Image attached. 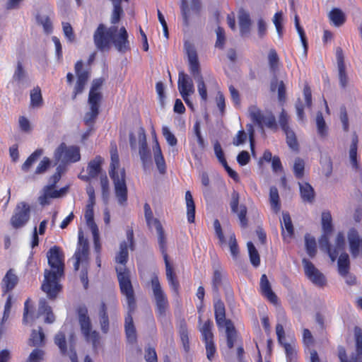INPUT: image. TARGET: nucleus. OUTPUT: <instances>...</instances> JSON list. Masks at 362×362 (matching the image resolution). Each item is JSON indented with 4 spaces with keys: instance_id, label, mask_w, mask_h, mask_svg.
Listing matches in <instances>:
<instances>
[{
    "instance_id": "57",
    "label": "nucleus",
    "mask_w": 362,
    "mask_h": 362,
    "mask_svg": "<svg viewBox=\"0 0 362 362\" xmlns=\"http://www.w3.org/2000/svg\"><path fill=\"white\" fill-rule=\"evenodd\" d=\"M162 133L163 136L165 137L168 144L171 146H175L177 145V140L175 135L170 132V129L165 126L162 128Z\"/></svg>"
},
{
    "instance_id": "30",
    "label": "nucleus",
    "mask_w": 362,
    "mask_h": 362,
    "mask_svg": "<svg viewBox=\"0 0 362 362\" xmlns=\"http://www.w3.org/2000/svg\"><path fill=\"white\" fill-rule=\"evenodd\" d=\"M260 289L262 294L267 298V299L273 303H276L277 301V297L272 291L269 281L266 274H262L260 279Z\"/></svg>"
},
{
    "instance_id": "53",
    "label": "nucleus",
    "mask_w": 362,
    "mask_h": 362,
    "mask_svg": "<svg viewBox=\"0 0 362 362\" xmlns=\"http://www.w3.org/2000/svg\"><path fill=\"white\" fill-rule=\"evenodd\" d=\"M283 13L281 11L276 12L273 18V23L275 25L276 32L281 37L283 34Z\"/></svg>"
},
{
    "instance_id": "33",
    "label": "nucleus",
    "mask_w": 362,
    "mask_h": 362,
    "mask_svg": "<svg viewBox=\"0 0 362 362\" xmlns=\"http://www.w3.org/2000/svg\"><path fill=\"white\" fill-rule=\"evenodd\" d=\"M95 204H87L86 206V211L84 214V217L86 221V224L88 228L90 229L92 233H97V230H98L96 223L94 221V211L93 207Z\"/></svg>"
},
{
    "instance_id": "19",
    "label": "nucleus",
    "mask_w": 362,
    "mask_h": 362,
    "mask_svg": "<svg viewBox=\"0 0 362 362\" xmlns=\"http://www.w3.org/2000/svg\"><path fill=\"white\" fill-rule=\"evenodd\" d=\"M72 341H74V335L73 334H71V337H70L71 345H70V349L68 351L67 348H66L65 334L63 332H59V333H57L55 335V337H54V342L57 345V346L59 348L62 354L69 356L71 362H78L77 354L73 347Z\"/></svg>"
},
{
    "instance_id": "14",
    "label": "nucleus",
    "mask_w": 362,
    "mask_h": 362,
    "mask_svg": "<svg viewBox=\"0 0 362 362\" xmlns=\"http://www.w3.org/2000/svg\"><path fill=\"white\" fill-rule=\"evenodd\" d=\"M30 217V206L25 202H21L17 204L13 211L10 219L11 225L16 229L22 228L28 222Z\"/></svg>"
},
{
    "instance_id": "12",
    "label": "nucleus",
    "mask_w": 362,
    "mask_h": 362,
    "mask_svg": "<svg viewBox=\"0 0 362 362\" xmlns=\"http://www.w3.org/2000/svg\"><path fill=\"white\" fill-rule=\"evenodd\" d=\"M249 115L250 118L256 122L261 129H263V127L266 126L273 131L277 130L278 126L276 118L272 112L263 114L257 107L251 106L249 108Z\"/></svg>"
},
{
    "instance_id": "54",
    "label": "nucleus",
    "mask_w": 362,
    "mask_h": 362,
    "mask_svg": "<svg viewBox=\"0 0 362 362\" xmlns=\"http://www.w3.org/2000/svg\"><path fill=\"white\" fill-rule=\"evenodd\" d=\"M322 226L325 233H331L332 230V216L329 212L322 214Z\"/></svg>"
},
{
    "instance_id": "2",
    "label": "nucleus",
    "mask_w": 362,
    "mask_h": 362,
    "mask_svg": "<svg viewBox=\"0 0 362 362\" xmlns=\"http://www.w3.org/2000/svg\"><path fill=\"white\" fill-rule=\"evenodd\" d=\"M94 42L100 50L110 47V41L116 49L119 52H126L130 49V43L128 40V33L124 27L119 29L116 25H112L108 29L100 24L94 33Z\"/></svg>"
},
{
    "instance_id": "40",
    "label": "nucleus",
    "mask_w": 362,
    "mask_h": 362,
    "mask_svg": "<svg viewBox=\"0 0 362 362\" xmlns=\"http://www.w3.org/2000/svg\"><path fill=\"white\" fill-rule=\"evenodd\" d=\"M305 246L307 254L310 257H314L317 253V243L315 238L310 234L305 235Z\"/></svg>"
},
{
    "instance_id": "64",
    "label": "nucleus",
    "mask_w": 362,
    "mask_h": 362,
    "mask_svg": "<svg viewBox=\"0 0 362 362\" xmlns=\"http://www.w3.org/2000/svg\"><path fill=\"white\" fill-rule=\"evenodd\" d=\"M18 124L21 130L23 132L30 133L32 131V126L30 121L24 116L19 117Z\"/></svg>"
},
{
    "instance_id": "24",
    "label": "nucleus",
    "mask_w": 362,
    "mask_h": 362,
    "mask_svg": "<svg viewBox=\"0 0 362 362\" xmlns=\"http://www.w3.org/2000/svg\"><path fill=\"white\" fill-rule=\"evenodd\" d=\"M152 148H153L154 161L156 163L157 168L160 173L163 174L165 173V170H166V165H165V159L162 154L160 146L159 145V143L157 140L156 136L154 137L153 145Z\"/></svg>"
},
{
    "instance_id": "44",
    "label": "nucleus",
    "mask_w": 362,
    "mask_h": 362,
    "mask_svg": "<svg viewBox=\"0 0 362 362\" xmlns=\"http://www.w3.org/2000/svg\"><path fill=\"white\" fill-rule=\"evenodd\" d=\"M269 202L272 210L277 213L280 211L279 196L278 189L275 187H272L269 192Z\"/></svg>"
},
{
    "instance_id": "38",
    "label": "nucleus",
    "mask_w": 362,
    "mask_h": 362,
    "mask_svg": "<svg viewBox=\"0 0 362 362\" xmlns=\"http://www.w3.org/2000/svg\"><path fill=\"white\" fill-rule=\"evenodd\" d=\"M301 198L304 202H312L315 197L313 187L307 182L299 183Z\"/></svg>"
},
{
    "instance_id": "37",
    "label": "nucleus",
    "mask_w": 362,
    "mask_h": 362,
    "mask_svg": "<svg viewBox=\"0 0 362 362\" xmlns=\"http://www.w3.org/2000/svg\"><path fill=\"white\" fill-rule=\"evenodd\" d=\"M328 17L330 21L337 27L343 25L346 19L344 12L338 8H332L329 11Z\"/></svg>"
},
{
    "instance_id": "15",
    "label": "nucleus",
    "mask_w": 362,
    "mask_h": 362,
    "mask_svg": "<svg viewBox=\"0 0 362 362\" xmlns=\"http://www.w3.org/2000/svg\"><path fill=\"white\" fill-rule=\"evenodd\" d=\"M180 8L184 23L187 26L193 18L199 16L201 2L200 0H182Z\"/></svg>"
},
{
    "instance_id": "16",
    "label": "nucleus",
    "mask_w": 362,
    "mask_h": 362,
    "mask_svg": "<svg viewBox=\"0 0 362 362\" xmlns=\"http://www.w3.org/2000/svg\"><path fill=\"white\" fill-rule=\"evenodd\" d=\"M302 263L307 278L315 285L323 286L326 283L324 274L308 259H303Z\"/></svg>"
},
{
    "instance_id": "55",
    "label": "nucleus",
    "mask_w": 362,
    "mask_h": 362,
    "mask_svg": "<svg viewBox=\"0 0 362 362\" xmlns=\"http://www.w3.org/2000/svg\"><path fill=\"white\" fill-rule=\"evenodd\" d=\"M30 106L33 108L41 107L43 100L41 92H30Z\"/></svg>"
},
{
    "instance_id": "63",
    "label": "nucleus",
    "mask_w": 362,
    "mask_h": 362,
    "mask_svg": "<svg viewBox=\"0 0 362 362\" xmlns=\"http://www.w3.org/2000/svg\"><path fill=\"white\" fill-rule=\"evenodd\" d=\"M330 233H325L319 239V245L322 250L327 252L332 248L330 247L329 241V234Z\"/></svg>"
},
{
    "instance_id": "4",
    "label": "nucleus",
    "mask_w": 362,
    "mask_h": 362,
    "mask_svg": "<svg viewBox=\"0 0 362 362\" xmlns=\"http://www.w3.org/2000/svg\"><path fill=\"white\" fill-rule=\"evenodd\" d=\"M78 317L81 332L86 341L91 344L93 349L96 350L100 345V336L98 332L93 329L88 309L84 306L80 307L78 310Z\"/></svg>"
},
{
    "instance_id": "34",
    "label": "nucleus",
    "mask_w": 362,
    "mask_h": 362,
    "mask_svg": "<svg viewBox=\"0 0 362 362\" xmlns=\"http://www.w3.org/2000/svg\"><path fill=\"white\" fill-rule=\"evenodd\" d=\"M282 228V235L284 238H290L293 233V227L290 215L286 212H283L282 219L281 220Z\"/></svg>"
},
{
    "instance_id": "51",
    "label": "nucleus",
    "mask_w": 362,
    "mask_h": 362,
    "mask_svg": "<svg viewBox=\"0 0 362 362\" xmlns=\"http://www.w3.org/2000/svg\"><path fill=\"white\" fill-rule=\"evenodd\" d=\"M44 337L45 335L41 328L38 331L33 330L30 338V345L33 346H40L42 343Z\"/></svg>"
},
{
    "instance_id": "27",
    "label": "nucleus",
    "mask_w": 362,
    "mask_h": 362,
    "mask_svg": "<svg viewBox=\"0 0 362 362\" xmlns=\"http://www.w3.org/2000/svg\"><path fill=\"white\" fill-rule=\"evenodd\" d=\"M348 240L351 253L353 257H356L359 255L360 249L362 248V240L359 238L357 232L354 230H351L349 232Z\"/></svg>"
},
{
    "instance_id": "58",
    "label": "nucleus",
    "mask_w": 362,
    "mask_h": 362,
    "mask_svg": "<svg viewBox=\"0 0 362 362\" xmlns=\"http://www.w3.org/2000/svg\"><path fill=\"white\" fill-rule=\"evenodd\" d=\"M51 165V160L47 157H44L43 159L37 165L35 174L40 175L45 173Z\"/></svg>"
},
{
    "instance_id": "52",
    "label": "nucleus",
    "mask_w": 362,
    "mask_h": 362,
    "mask_svg": "<svg viewBox=\"0 0 362 362\" xmlns=\"http://www.w3.org/2000/svg\"><path fill=\"white\" fill-rule=\"evenodd\" d=\"M293 173L296 177L301 178L304 175L305 162L303 159L297 158L293 164Z\"/></svg>"
},
{
    "instance_id": "21",
    "label": "nucleus",
    "mask_w": 362,
    "mask_h": 362,
    "mask_svg": "<svg viewBox=\"0 0 362 362\" xmlns=\"http://www.w3.org/2000/svg\"><path fill=\"white\" fill-rule=\"evenodd\" d=\"M133 244V233H127V241L120 244L119 250L115 257V262L118 264L117 267H125L128 259V247Z\"/></svg>"
},
{
    "instance_id": "7",
    "label": "nucleus",
    "mask_w": 362,
    "mask_h": 362,
    "mask_svg": "<svg viewBox=\"0 0 362 362\" xmlns=\"http://www.w3.org/2000/svg\"><path fill=\"white\" fill-rule=\"evenodd\" d=\"M185 49L187 55L190 71L197 83V90H206L207 88H213L214 87L204 83L199 74V64L197 54L193 45L186 42L185 44Z\"/></svg>"
},
{
    "instance_id": "41",
    "label": "nucleus",
    "mask_w": 362,
    "mask_h": 362,
    "mask_svg": "<svg viewBox=\"0 0 362 362\" xmlns=\"http://www.w3.org/2000/svg\"><path fill=\"white\" fill-rule=\"evenodd\" d=\"M42 149L35 150L22 165V170L24 172H28L33 165L37 160V159L42 155Z\"/></svg>"
},
{
    "instance_id": "29",
    "label": "nucleus",
    "mask_w": 362,
    "mask_h": 362,
    "mask_svg": "<svg viewBox=\"0 0 362 362\" xmlns=\"http://www.w3.org/2000/svg\"><path fill=\"white\" fill-rule=\"evenodd\" d=\"M336 57L337 61L339 82L341 85V87L345 88L348 82V78L345 71L343 52L340 48L337 49Z\"/></svg>"
},
{
    "instance_id": "18",
    "label": "nucleus",
    "mask_w": 362,
    "mask_h": 362,
    "mask_svg": "<svg viewBox=\"0 0 362 362\" xmlns=\"http://www.w3.org/2000/svg\"><path fill=\"white\" fill-rule=\"evenodd\" d=\"M100 92H89L88 105L89 111L84 116V121L86 124H92L99 113V105L101 100Z\"/></svg>"
},
{
    "instance_id": "36",
    "label": "nucleus",
    "mask_w": 362,
    "mask_h": 362,
    "mask_svg": "<svg viewBox=\"0 0 362 362\" xmlns=\"http://www.w3.org/2000/svg\"><path fill=\"white\" fill-rule=\"evenodd\" d=\"M131 312H128V315L125 317V332L127 338L129 341L134 342L136 339V329L133 323V319L130 314Z\"/></svg>"
},
{
    "instance_id": "61",
    "label": "nucleus",
    "mask_w": 362,
    "mask_h": 362,
    "mask_svg": "<svg viewBox=\"0 0 362 362\" xmlns=\"http://www.w3.org/2000/svg\"><path fill=\"white\" fill-rule=\"evenodd\" d=\"M44 358V351L40 349H34L28 358L26 359L25 362H42Z\"/></svg>"
},
{
    "instance_id": "10",
    "label": "nucleus",
    "mask_w": 362,
    "mask_h": 362,
    "mask_svg": "<svg viewBox=\"0 0 362 362\" xmlns=\"http://www.w3.org/2000/svg\"><path fill=\"white\" fill-rule=\"evenodd\" d=\"M54 158L57 162L76 163L81 159L80 149L78 146H67L65 144H62L55 150Z\"/></svg>"
},
{
    "instance_id": "60",
    "label": "nucleus",
    "mask_w": 362,
    "mask_h": 362,
    "mask_svg": "<svg viewBox=\"0 0 362 362\" xmlns=\"http://www.w3.org/2000/svg\"><path fill=\"white\" fill-rule=\"evenodd\" d=\"M54 185H49L47 186H45L43 188V191L45 192V193L47 194V196L49 198H58L62 196V194L64 192V189H62L61 190L58 191L54 189Z\"/></svg>"
},
{
    "instance_id": "62",
    "label": "nucleus",
    "mask_w": 362,
    "mask_h": 362,
    "mask_svg": "<svg viewBox=\"0 0 362 362\" xmlns=\"http://www.w3.org/2000/svg\"><path fill=\"white\" fill-rule=\"evenodd\" d=\"M180 337L181 341L183 344L185 349L187 350L189 347V338H188V331L185 324H182L179 329Z\"/></svg>"
},
{
    "instance_id": "8",
    "label": "nucleus",
    "mask_w": 362,
    "mask_h": 362,
    "mask_svg": "<svg viewBox=\"0 0 362 362\" xmlns=\"http://www.w3.org/2000/svg\"><path fill=\"white\" fill-rule=\"evenodd\" d=\"M158 244L160 250L163 255V258L165 261V272H166V278L168 281L169 286L170 288L173 291V292L177 295L180 284L176 279V276L173 272V268L172 265L170 264L168 259V255L165 252L166 250V241L164 235L163 230H161L160 231H158Z\"/></svg>"
},
{
    "instance_id": "46",
    "label": "nucleus",
    "mask_w": 362,
    "mask_h": 362,
    "mask_svg": "<svg viewBox=\"0 0 362 362\" xmlns=\"http://www.w3.org/2000/svg\"><path fill=\"white\" fill-rule=\"evenodd\" d=\"M247 247L251 264L254 267H257L260 264V257L256 247L252 242H248Z\"/></svg>"
},
{
    "instance_id": "26",
    "label": "nucleus",
    "mask_w": 362,
    "mask_h": 362,
    "mask_svg": "<svg viewBox=\"0 0 362 362\" xmlns=\"http://www.w3.org/2000/svg\"><path fill=\"white\" fill-rule=\"evenodd\" d=\"M356 342V354L353 355L349 362H362V329L358 327L354 328Z\"/></svg>"
},
{
    "instance_id": "59",
    "label": "nucleus",
    "mask_w": 362,
    "mask_h": 362,
    "mask_svg": "<svg viewBox=\"0 0 362 362\" xmlns=\"http://www.w3.org/2000/svg\"><path fill=\"white\" fill-rule=\"evenodd\" d=\"M284 133L286 134V141L289 147L293 150H296L298 148V143L293 131L290 129L284 131Z\"/></svg>"
},
{
    "instance_id": "13",
    "label": "nucleus",
    "mask_w": 362,
    "mask_h": 362,
    "mask_svg": "<svg viewBox=\"0 0 362 362\" xmlns=\"http://www.w3.org/2000/svg\"><path fill=\"white\" fill-rule=\"evenodd\" d=\"M153 297L156 301V310L160 316H163L168 308L167 296L163 290L158 277L154 275L151 280Z\"/></svg>"
},
{
    "instance_id": "35",
    "label": "nucleus",
    "mask_w": 362,
    "mask_h": 362,
    "mask_svg": "<svg viewBox=\"0 0 362 362\" xmlns=\"http://www.w3.org/2000/svg\"><path fill=\"white\" fill-rule=\"evenodd\" d=\"M338 272L341 276H347L350 269V261L347 253H341L337 261Z\"/></svg>"
},
{
    "instance_id": "22",
    "label": "nucleus",
    "mask_w": 362,
    "mask_h": 362,
    "mask_svg": "<svg viewBox=\"0 0 362 362\" xmlns=\"http://www.w3.org/2000/svg\"><path fill=\"white\" fill-rule=\"evenodd\" d=\"M30 81V78L28 73L22 64L18 62L13 74L12 82L16 83L19 88H23Z\"/></svg>"
},
{
    "instance_id": "6",
    "label": "nucleus",
    "mask_w": 362,
    "mask_h": 362,
    "mask_svg": "<svg viewBox=\"0 0 362 362\" xmlns=\"http://www.w3.org/2000/svg\"><path fill=\"white\" fill-rule=\"evenodd\" d=\"M74 72L76 76L71 73L67 74L66 82L69 84L74 83V90H83L90 78V69L82 60H78L74 64Z\"/></svg>"
},
{
    "instance_id": "25",
    "label": "nucleus",
    "mask_w": 362,
    "mask_h": 362,
    "mask_svg": "<svg viewBox=\"0 0 362 362\" xmlns=\"http://www.w3.org/2000/svg\"><path fill=\"white\" fill-rule=\"evenodd\" d=\"M238 18L240 34L242 35L248 34L250 31L252 24L250 13L247 11L241 8L238 11Z\"/></svg>"
},
{
    "instance_id": "56",
    "label": "nucleus",
    "mask_w": 362,
    "mask_h": 362,
    "mask_svg": "<svg viewBox=\"0 0 362 362\" xmlns=\"http://www.w3.org/2000/svg\"><path fill=\"white\" fill-rule=\"evenodd\" d=\"M268 61L270 69L275 71L278 68L279 59L275 49H272L269 52Z\"/></svg>"
},
{
    "instance_id": "9",
    "label": "nucleus",
    "mask_w": 362,
    "mask_h": 362,
    "mask_svg": "<svg viewBox=\"0 0 362 362\" xmlns=\"http://www.w3.org/2000/svg\"><path fill=\"white\" fill-rule=\"evenodd\" d=\"M117 300L115 296L110 297L106 302H102L98 311L99 323L103 333L107 334L109 332L110 323L107 316V310L111 314L116 315L117 313Z\"/></svg>"
},
{
    "instance_id": "3",
    "label": "nucleus",
    "mask_w": 362,
    "mask_h": 362,
    "mask_svg": "<svg viewBox=\"0 0 362 362\" xmlns=\"http://www.w3.org/2000/svg\"><path fill=\"white\" fill-rule=\"evenodd\" d=\"M110 176L113 180L115 196L118 203L123 205L127 199V187L125 180V171L119 167V159L117 147L112 146L110 149Z\"/></svg>"
},
{
    "instance_id": "50",
    "label": "nucleus",
    "mask_w": 362,
    "mask_h": 362,
    "mask_svg": "<svg viewBox=\"0 0 362 362\" xmlns=\"http://www.w3.org/2000/svg\"><path fill=\"white\" fill-rule=\"evenodd\" d=\"M281 344L284 346L285 349L287 357V361L292 362L295 361L296 358V349L295 344H288L286 341Z\"/></svg>"
},
{
    "instance_id": "42",
    "label": "nucleus",
    "mask_w": 362,
    "mask_h": 362,
    "mask_svg": "<svg viewBox=\"0 0 362 362\" xmlns=\"http://www.w3.org/2000/svg\"><path fill=\"white\" fill-rule=\"evenodd\" d=\"M212 322L206 320L203 325L199 327V331L202 333V339L204 342L213 341L214 335L211 332Z\"/></svg>"
},
{
    "instance_id": "45",
    "label": "nucleus",
    "mask_w": 362,
    "mask_h": 362,
    "mask_svg": "<svg viewBox=\"0 0 362 362\" xmlns=\"http://www.w3.org/2000/svg\"><path fill=\"white\" fill-rule=\"evenodd\" d=\"M192 86V80L189 76L182 71L180 72L178 77L179 90H191Z\"/></svg>"
},
{
    "instance_id": "11",
    "label": "nucleus",
    "mask_w": 362,
    "mask_h": 362,
    "mask_svg": "<svg viewBox=\"0 0 362 362\" xmlns=\"http://www.w3.org/2000/svg\"><path fill=\"white\" fill-rule=\"evenodd\" d=\"M214 227L215 230L216 235L218 239V243L221 246H224L228 244L230 254L233 259H236L239 255V248L238 246L235 235L232 230H228V240L227 241L222 231V228L218 220L216 219L214 221Z\"/></svg>"
},
{
    "instance_id": "39",
    "label": "nucleus",
    "mask_w": 362,
    "mask_h": 362,
    "mask_svg": "<svg viewBox=\"0 0 362 362\" xmlns=\"http://www.w3.org/2000/svg\"><path fill=\"white\" fill-rule=\"evenodd\" d=\"M185 202L187 206V220L189 223L194 221L195 216V205L192 198V195L189 191L185 193Z\"/></svg>"
},
{
    "instance_id": "48",
    "label": "nucleus",
    "mask_w": 362,
    "mask_h": 362,
    "mask_svg": "<svg viewBox=\"0 0 362 362\" xmlns=\"http://www.w3.org/2000/svg\"><path fill=\"white\" fill-rule=\"evenodd\" d=\"M316 125L317 132L321 136H325L327 133V127L323 118L322 114L318 112L316 116Z\"/></svg>"
},
{
    "instance_id": "17",
    "label": "nucleus",
    "mask_w": 362,
    "mask_h": 362,
    "mask_svg": "<svg viewBox=\"0 0 362 362\" xmlns=\"http://www.w3.org/2000/svg\"><path fill=\"white\" fill-rule=\"evenodd\" d=\"M74 257L76 259L74 263L75 270H78L80 264H86L88 259V243L83 238V232H78V246Z\"/></svg>"
},
{
    "instance_id": "31",
    "label": "nucleus",
    "mask_w": 362,
    "mask_h": 362,
    "mask_svg": "<svg viewBox=\"0 0 362 362\" xmlns=\"http://www.w3.org/2000/svg\"><path fill=\"white\" fill-rule=\"evenodd\" d=\"M214 310H215V318L218 326L219 327H225L226 322L230 321L229 320H226V313H225V306L223 303L218 300L214 303Z\"/></svg>"
},
{
    "instance_id": "32",
    "label": "nucleus",
    "mask_w": 362,
    "mask_h": 362,
    "mask_svg": "<svg viewBox=\"0 0 362 362\" xmlns=\"http://www.w3.org/2000/svg\"><path fill=\"white\" fill-rule=\"evenodd\" d=\"M42 315H46L45 319L46 323L54 322L55 320L54 315L52 311L51 307L47 305L45 299H41L39 302L38 313L36 317H39V316Z\"/></svg>"
},
{
    "instance_id": "23",
    "label": "nucleus",
    "mask_w": 362,
    "mask_h": 362,
    "mask_svg": "<svg viewBox=\"0 0 362 362\" xmlns=\"http://www.w3.org/2000/svg\"><path fill=\"white\" fill-rule=\"evenodd\" d=\"M103 163V158L99 156H96L94 159L91 160L88 165V175H80V177L86 181L88 180L90 178L95 177L101 171V165Z\"/></svg>"
},
{
    "instance_id": "5",
    "label": "nucleus",
    "mask_w": 362,
    "mask_h": 362,
    "mask_svg": "<svg viewBox=\"0 0 362 362\" xmlns=\"http://www.w3.org/2000/svg\"><path fill=\"white\" fill-rule=\"evenodd\" d=\"M116 272L121 293L126 297L129 312H132L135 308V298L129 272L124 267H116Z\"/></svg>"
},
{
    "instance_id": "43",
    "label": "nucleus",
    "mask_w": 362,
    "mask_h": 362,
    "mask_svg": "<svg viewBox=\"0 0 362 362\" xmlns=\"http://www.w3.org/2000/svg\"><path fill=\"white\" fill-rule=\"evenodd\" d=\"M47 221L44 220L42 222H40L38 231H37L36 227L34 228L33 235H32V238H31V243H30L31 247L33 248L38 245V243H39L38 234L43 235L45 233L46 228H47Z\"/></svg>"
},
{
    "instance_id": "1",
    "label": "nucleus",
    "mask_w": 362,
    "mask_h": 362,
    "mask_svg": "<svg viewBox=\"0 0 362 362\" xmlns=\"http://www.w3.org/2000/svg\"><path fill=\"white\" fill-rule=\"evenodd\" d=\"M47 256L51 270L45 269L41 288L49 298H54L61 288L59 280L64 273L63 255L58 247H53Z\"/></svg>"
},
{
    "instance_id": "20",
    "label": "nucleus",
    "mask_w": 362,
    "mask_h": 362,
    "mask_svg": "<svg viewBox=\"0 0 362 362\" xmlns=\"http://www.w3.org/2000/svg\"><path fill=\"white\" fill-rule=\"evenodd\" d=\"M139 143V153L144 168L148 167L151 163V154L148 148L146 137L143 129H140L138 133Z\"/></svg>"
},
{
    "instance_id": "28",
    "label": "nucleus",
    "mask_w": 362,
    "mask_h": 362,
    "mask_svg": "<svg viewBox=\"0 0 362 362\" xmlns=\"http://www.w3.org/2000/svg\"><path fill=\"white\" fill-rule=\"evenodd\" d=\"M18 276L13 272V269H9L1 282V288L4 293H8L13 290L18 283Z\"/></svg>"
},
{
    "instance_id": "49",
    "label": "nucleus",
    "mask_w": 362,
    "mask_h": 362,
    "mask_svg": "<svg viewBox=\"0 0 362 362\" xmlns=\"http://www.w3.org/2000/svg\"><path fill=\"white\" fill-rule=\"evenodd\" d=\"M113 3V11L111 16V23L115 25L117 23L120 19V16L123 13V10L120 5L119 1H112Z\"/></svg>"
},
{
    "instance_id": "47",
    "label": "nucleus",
    "mask_w": 362,
    "mask_h": 362,
    "mask_svg": "<svg viewBox=\"0 0 362 362\" xmlns=\"http://www.w3.org/2000/svg\"><path fill=\"white\" fill-rule=\"evenodd\" d=\"M225 327L226 330L228 346L232 348L235 340V327L231 321L226 322Z\"/></svg>"
}]
</instances>
